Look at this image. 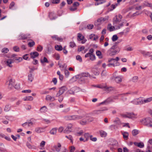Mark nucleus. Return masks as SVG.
<instances>
[{"label": "nucleus", "mask_w": 152, "mask_h": 152, "mask_svg": "<svg viewBox=\"0 0 152 152\" xmlns=\"http://www.w3.org/2000/svg\"><path fill=\"white\" fill-rule=\"evenodd\" d=\"M122 18V16L120 14L116 15L113 19V24L116 29H120L123 26V23H119Z\"/></svg>", "instance_id": "f257e3e1"}, {"label": "nucleus", "mask_w": 152, "mask_h": 152, "mask_svg": "<svg viewBox=\"0 0 152 152\" xmlns=\"http://www.w3.org/2000/svg\"><path fill=\"white\" fill-rule=\"evenodd\" d=\"M120 50V48L115 45H113L107 51V54L110 56H113L118 53Z\"/></svg>", "instance_id": "f03ea898"}, {"label": "nucleus", "mask_w": 152, "mask_h": 152, "mask_svg": "<svg viewBox=\"0 0 152 152\" xmlns=\"http://www.w3.org/2000/svg\"><path fill=\"white\" fill-rule=\"evenodd\" d=\"M140 122L144 125L148 127H152V120L150 118H148L143 119L140 120Z\"/></svg>", "instance_id": "7ed1b4c3"}, {"label": "nucleus", "mask_w": 152, "mask_h": 152, "mask_svg": "<svg viewBox=\"0 0 152 152\" xmlns=\"http://www.w3.org/2000/svg\"><path fill=\"white\" fill-rule=\"evenodd\" d=\"M137 114L133 113H127L126 114H120V116L124 118H128L131 119L135 118H137Z\"/></svg>", "instance_id": "20e7f679"}, {"label": "nucleus", "mask_w": 152, "mask_h": 152, "mask_svg": "<svg viewBox=\"0 0 152 152\" xmlns=\"http://www.w3.org/2000/svg\"><path fill=\"white\" fill-rule=\"evenodd\" d=\"M88 77H89L91 79L92 78H96L95 77H93L91 76L88 72H83L80 74V75L79 81H80L84 83L85 82V78Z\"/></svg>", "instance_id": "39448f33"}, {"label": "nucleus", "mask_w": 152, "mask_h": 152, "mask_svg": "<svg viewBox=\"0 0 152 152\" xmlns=\"http://www.w3.org/2000/svg\"><path fill=\"white\" fill-rule=\"evenodd\" d=\"M131 102L135 104H143V99L140 97L138 98L135 99Z\"/></svg>", "instance_id": "423d86ee"}, {"label": "nucleus", "mask_w": 152, "mask_h": 152, "mask_svg": "<svg viewBox=\"0 0 152 152\" xmlns=\"http://www.w3.org/2000/svg\"><path fill=\"white\" fill-rule=\"evenodd\" d=\"M93 120V118L92 117H86L80 121L81 124L84 125L86 124L87 122L91 121Z\"/></svg>", "instance_id": "0eeeda50"}, {"label": "nucleus", "mask_w": 152, "mask_h": 152, "mask_svg": "<svg viewBox=\"0 0 152 152\" xmlns=\"http://www.w3.org/2000/svg\"><path fill=\"white\" fill-rule=\"evenodd\" d=\"M67 90V88L65 86H63L59 88V91L57 93L56 95V97H58L62 94L63 93Z\"/></svg>", "instance_id": "6e6552de"}, {"label": "nucleus", "mask_w": 152, "mask_h": 152, "mask_svg": "<svg viewBox=\"0 0 152 152\" xmlns=\"http://www.w3.org/2000/svg\"><path fill=\"white\" fill-rule=\"evenodd\" d=\"M30 35L28 33L24 34L23 33H21L18 37V39L19 40H24L29 38Z\"/></svg>", "instance_id": "1a4fd4ad"}, {"label": "nucleus", "mask_w": 152, "mask_h": 152, "mask_svg": "<svg viewBox=\"0 0 152 152\" xmlns=\"http://www.w3.org/2000/svg\"><path fill=\"white\" fill-rule=\"evenodd\" d=\"M145 6L151 7L152 6V4L145 2V3H144L141 6L136 7L135 9L137 10H139L141 9L142 7H143Z\"/></svg>", "instance_id": "9d476101"}, {"label": "nucleus", "mask_w": 152, "mask_h": 152, "mask_svg": "<svg viewBox=\"0 0 152 152\" xmlns=\"http://www.w3.org/2000/svg\"><path fill=\"white\" fill-rule=\"evenodd\" d=\"M72 124H69L66 128L64 130V133H68L71 132L72 131Z\"/></svg>", "instance_id": "9b49d317"}, {"label": "nucleus", "mask_w": 152, "mask_h": 152, "mask_svg": "<svg viewBox=\"0 0 152 152\" xmlns=\"http://www.w3.org/2000/svg\"><path fill=\"white\" fill-rule=\"evenodd\" d=\"M106 110H107V109L106 107L102 108L100 110L94 111V114H99L102 113L103 111Z\"/></svg>", "instance_id": "f8f14e48"}, {"label": "nucleus", "mask_w": 152, "mask_h": 152, "mask_svg": "<svg viewBox=\"0 0 152 152\" xmlns=\"http://www.w3.org/2000/svg\"><path fill=\"white\" fill-rule=\"evenodd\" d=\"M61 147V145L59 143H58L57 145H55L53 146V148L58 152H59L60 151Z\"/></svg>", "instance_id": "ddd939ff"}, {"label": "nucleus", "mask_w": 152, "mask_h": 152, "mask_svg": "<svg viewBox=\"0 0 152 152\" xmlns=\"http://www.w3.org/2000/svg\"><path fill=\"white\" fill-rule=\"evenodd\" d=\"M0 151L1 152H9L4 148V145L0 142Z\"/></svg>", "instance_id": "4468645a"}, {"label": "nucleus", "mask_w": 152, "mask_h": 152, "mask_svg": "<svg viewBox=\"0 0 152 152\" xmlns=\"http://www.w3.org/2000/svg\"><path fill=\"white\" fill-rule=\"evenodd\" d=\"M49 16L50 20H54L56 19L57 17L56 14L53 12H51L49 13Z\"/></svg>", "instance_id": "2eb2a0df"}, {"label": "nucleus", "mask_w": 152, "mask_h": 152, "mask_svg": "<svg viewBox=\"0 0 152 152\" xmlns=\"http://www.w3.org/2000/svg\"><path fill=\"white\" fill-rule=\"evenodd\" d=\"M39 55L38 53L37 52H31L30 53L31 58L33 59L38 56Z\"/></svg>", "instance_id": "dca6fc26"}, {"label": "nucleus", "mask_w": 152, "mask_h": 152, "mask_svg": "<svg viewBox=\"0 0 152 152\" xmlns=\"http://www.w3.org/2000/svg\"><path fill=\"white\" fill-rule=\"evenodd\" d=\"M8 88L12 89L14 85V80L12 79H10L9 81Z\"/></svg>", "instance_id": "f3484780"}, {"label": "nucleus", "mask_w": 152, "mask_h": 152, "mask_svg": "<svg viewBox=\"0 0 152 152\" xmlns=\"http://www.w3.org/2000/svg\"><path fill=\"white\" fill-rule=\"evenodd\" d=\"M11 106L10 104H7L5 106L4 110L5 112H7L9 111L11 109Z\"/></svg>", "instance_id": "a211bd4d"}, {"label": "nucleus", "mask_w": 152, "mask_h": 152, "mask_svg": "<svg viewBox=\"0 0 152 152\" xmlns=\"http://www.w3.org/2000/svg\"><path fill=\"white\" fill-rule=\"evenodd\" d=\"M134 144L136 146H137V147L142 148L144 147V144L143 142H134Z\"/></svg>", "instance_id": "6ab92c4d"}, {"label": "nucleus", "mask_w": 152, "mask_h": 152, "mask_svg": "<svg viewBox=\"0 0 152 152\" xmlns=\"http://www.w3.org/2000/svg\"><path fill=\"white\" fill-rule=\"evenodd\" d=\"M33 123L31 122H25L22 124V126L24 127L25 128L31 126L32 125Z\"/></svg>", "instance_id": "aec40b11"}, {"label": "nucleus", "mask_w": 152, "mask_h": 152, "mask_svg": "<svg viewBox=\"0 0 152 152\" xmlns=\"http://www.w3.org/2000/svg\"><path fill=\"white\" fill-rule=\"evenodd\" d=\"M82 118V116L80 115H71L72 120H77Z\"/></svg>", "instance_id": "412c9836"}, {"label": "nucleus", "mask_w": 152, "mask_h": 152, "mask_svg": "<svg viewBox=\"0 0 152 152\" xmlns=\"http://www.w3.org/2000/svg\"><path fill=\"white\" fill-rule=\"evenodd\" d=\"M51 37L52 39L54 40H57L59 41H62V38L58 37V36L56 35L52 36Z\"/></svg>", "instance_id": "4be33fe9"}, {"label": "nucleus", "mask_w": 152, "mask_h": 152, "mask_svg": "<svg viewBox=\"0 0 152 152\" xmlns=\"http://www.w3.org/2000/svg\"><path fill=\"white\" fill-rule=\"evenodd\" d=\"M45 129L43 128H37L35 129V131L37 133H40L43 132L45 131Z\"/></svg>", "instance_id": "5701e85b"}, {"label": "nucleus", "mask_w": 152, "mask_h": 152, "mask_svg": "<svg viewBox=\"0 0 152 152\" xmlns=\"http://www.w3.org/2000/svg\"><path fill=\"white\" fill-rule=\"evenodd\" d=\"M46 99L47 100H50V101H53L55 100V98L54 97L51 96L49 95H48L46 96Z\"/></svg>", "instance_id": "b1692460"}, {"label": "nucleus", "mask_w": 152, "mask_h": 152, "mask_svg": "<svg viewBox=\"0 0 152 152\" xmlns=\"http://www.w3.org/2000/svg\"><path fill=\"white\" fill-rule=\"evenodd\" d=\"M5 62L7 66L10 67H12V66L11 65L12 62L11 59H8L7 61H5Z\"/></svg>", "instance_id": "393cba45"}, {"label": "nucleus", "mask_w": 152, "mask_h": 152, "mask_svg": "<svg viewBox=\"0 0 152 152\" xmlns=\"http://www.w3.org/2000/svg\"><path fill=\"white\" fill-rule=\"evenodd\" d=\"M23 100L24 101H32L33 99V97L31 96H27L24 97L23 98Z\"/></svg>", "instance_id": "a878e982"}, {"label": "nucleus", "mask_w": 152, "mask_h": 152, "mask_svg": "<svg viewBox=\"0 0 152 152\" xmlns=\"http://www.w3.org/2000/svg\"><path fill=\"white\" fill-rule=\"evenodd\" d=\"M89 38L93 40H96L98 38V37L97 36L94 34H91L89 36Z\"/></svg>", "instance_id": "bb28decb"}, {"label": "nucleus", "mask_w": 152, "mask_h": 152, "mask_svg": "<svg viewBox=\"0 0 152 152\" xmlns=\"http://www.w3.org/2000/svg\"><path fill=\"white\" fill-rule=\"evenodd\" d=\"M26 145L28 148L29 149H35L36 148L34 145H31L28 142H27Z\"/></svg>", "instance_id": "cd10ccee"}, {"label": "nucleus", "mask_w": 152, "mask_h": 152, "mask_svg": "<svg viewBox=\"0 0 152 152\" xmlns=\"http://www.w3.org/2000/svg\"><path fill=\"white\" fill-rule=\"evenodd\" d=\"M152 101V97L147 98L145 99H143V104L150 102Z\"/></svg>", "instance_id": "c85d7f7f"}, {"label": "nucleus", "mask_w": 152, "mask_h": 152, "mask_svg": "<svg viewBox=\"0 0 152 152\" xmlns=\"http://www.w3.org/2000/svg\"><path fill=\"white\" fill-rule=\"evenodd\" d=\"M122 134L123 135L124 138L127 140L128 139V137L129 136V134L127 132H122Z\"/></svg>", "instance_id": "c756f323"}, {"label": "nucleus", "mask_w": 152, "mask_h": 152, "mask_svg": "<svg viewBox=\"0 0 152 152\" xmlns=\"http://www.w3.org/2000/svg\"><path fill=\"white\" fill-rule=\"evenodd\" d=\"M107 28L108 30H109L110 31H113L115 29V26H112L111 24L108 25Z\"/></svg>", "instance_id": "7c9ffc66"}, {"label": "nucleus", "mask_w": 152, "mask_h": 152, "mask_svg": "<svg viewBox=\"0 0 152 152\" xmlns=\"http://www.w3.org/2000/svg\"><path fill=\"white\" fill-rule=\"evenodd\" d=\"M34 79V76L32 74H30L28 75V80L30 82H31Z\"/></svg>", "instance_id": "2f4dec72"}, {"label": "nucleus", "mask_w": 152, "mask_h": 152, "mask_svg": "<svg viewBox=\"0 0 152 152\" xmlns=\"http://www.w3.org/2000/svg\"><path fill=\"white\" fill-rule=\"evenodd\" d=\"M57 129H58L57 128H55L52 129L50 132V134L53 135L56 134Z\"/></svg>", "instance_id": "473e14b6"}, {"label": "nucleus", "mask_w": 152, "mask_h": 152, "mask_svg": "<svg viewBox=\"0 0 152 152\" xmlns=\"http://www.w3.org/2000/svg\"><path fill=\"white\" fill-rule=\"evenodd\" d=\"M40 111L42 113H45L47 111V108L46 106H43L40 108Z\"/></svg>", "instance_id": "72a5a7b5"}, {"label": "nucleus", "mask_w": 152, "mask_h": 152, "mask_svg": "<svg viewBox=\"0 0 152 152\" xmlns=\"http://www.w3.org/2000/svg\"><path fill=\"white\" fill-rule=\"evenodd\" d=\"M113 90L114 88L110 86L108 87L107 86L105 91L107 92H109Z\"/></svg>", "instance_id": "f704fd0d"}, {"label": "nucleus", "mask_w": 152, "mask_h": 152, "mask_svg": "<svg viewBox=\"0 0 152 152\" xmlns=\"http://www.w3.org/2000/svg\"><path fill=\"white\" fill-rule=\"evenodd\" d=\"M100 136L102 137H104L106 136L107 135V133L104 131L101 130L99 132Z\"/></svg>", "instance_id": "c9c22d12"}, {"label": "nucleus", "mask_w": 152, "mask_h": 152, "mask_svg": "<svg viewBox=\"0 0 152 152\" xmlns=\"http://www.w3.org/2000/svg\"><path fill=\"white\" fill-rule=\"evenodd\" d=\"M115 81L117 83H119L121 81V79L119 76H117L115 77Z\"/></svg>", "instance_id": "e433bc0d"}, {"label": "nucleus", "mask_w": 152, "mask_h": 152, "mask_svg": "<svg viewBox=\"0 0 152 152\" xmlns=\"http://www.w3.org/2000/svg\"><path fill=\"white\" fill-rule=\"evenodd\" d=\"M56 49L58 51H61L62 50V47L61 45H56L55 46Z\"/></svg>", "instance_id": "4c0bfd02"}, {"label": "nucleus", "mask_w": 152, "mask_h": 152, "mask_svg": "<svg viewBox=\"0 0 152 152\" xmlns=\"http://www.w3.org/2000/svg\"><path fill=\"white\" fill-rule=\"evenodd\" d=\"M118 4H112L111 6V8L110 9V11H112L116 7L118 6Z\"/></svg>", "instance_id": "58836bf2"}, {"label": "nucleus", "mask_w": 152, "mask_h": 152, "mask_svg": "<svg viewBox=\"0 0 152 152\" xmlns=\"http://www.w3.org/2000/svg\"><path fill=\"white\" fill-rule=\"evenodd\" d=\"M77 37L79 40H83L84 38L83 36L80 33L78 34Z\"/></svg>", "instance_id": "ea45409f"}, {"label": "nucleus", "mask_w": 152, "mask_h": 152, "mask_svg": "<svg viewBox=\"0 0 152 152\" xmlns=\"http://www.w3.org/2000/svg\"><path fill=\"white\" fill-rule=\"evenodd\" d=\"M69 46L70 48H73L76 46V45L74 42H71L69 43Z\"/></svg>", "instance_id": "a19ab883"}, {"label": "nucleus", "mask_w": 152, "mask_h": 152, "mask_svg": "<svg viewBox=\"0 0 152 152\" xmlns=\"http://www.w3.org/2000/svg\"><path fill=\"white\" fill-rule=\"evenodd\" d=\"M9 50L7 48H4L2 49L1 52L5 53H7L9 51Z\"/></svg>", "instance_id": "79ce46f5"}, {"label": "nucleus", "mask_w": 152, "mask_h": 152, "mask_svg": "<svg viewBox=\"0 0 152 152\" xmlns=\"http://www.w3.org/2000/svg\"><path fill=\"white\" fill-rule=\"evenodd\" d=\"M132 133L133 136H135L138 134V130L137 129H134L132 130Z\"/></svg>", "instance_id": "37998d69"}, {"label": "nucleus", "mask_w": 152, "mask_h": 152, "mask_svg": "<svg viewBox=\"0 0 152 152\" xmlns=\"http://www.w3.org/2000/svg\"><path fill=\"white\" fill-rule=\"evenodd\" d=\"M40 61L42 63H44L45 62H48V59L45 57H44L43 60L41 59Z\"/></svg>", "instance_id": "c03bdc74"}, {"label": "nucleus", "mask_w": 152, "mask_h": 152, "mask_svg": "<svg viewBox=\"0 0 152 152\" xmlns=\"http://www.w3.org/2000/svg\"><path fill=\"white\" fill-rule=\"evenodd\" d=\"M96 54L97 56H99V58H102V53L99 50H97L96 52Z\"/></svg>", "instance_id": "a18cd8bd"}, {"label": "nucleus", "mask_w": 152, "mask_h": 152, "mask_svg": "<svg viewBox=\"0 0 152 152\" xmlns=\"http://www.w3.org/2000/svg\"><path fill=\"white\" fill-rule=\"evenodd\" d=\"M65 137L71 141V142H73V138L71 135H69V136H66Z\"/></svg>", "instance_id": "49530a36"}, {"label": "nucleus", "mask_w": 152, "mask_h": 152, "mask_svg": "<svg viewBox=\"0 0 152 152\" xmlns=\"http://www.w3.org/2000/svg\"><path fill=\"white\" fill-rule=\"evenodd\" d=\"M76 59L79 61L80 62H82V60L81 57L79 55H78L76 56Z\"/></svg>", "instance_id": "de8ad7c7"}, {"label": "nucleus", "mask_w": 152, "mask_h": 152, "mask_svg": "<svg viewBox=\"0 0 152 152\" xmlns=\"http://www.w3.org/2000/svg\"><path fill=\"white\" fill-rule=\"evenodd\" d=\"M138 80V77L137 76L134 77L132 79V81L134 82H136Z\"/></svg>", "instance_id": "09e8293b"}, {"label": "nucleus", "mask_w": 152, "mask_h": 152, "mask_svg": "<svg viewBox=\"0 0 152 152\" xmlns=\"http://www.w3.org/2000/svg\"><path fill=\"white\" fill-rule=\"evenodd\" d=\"M35 42L34 41H32V42H28V45L29 47H31L34 46L35 45Z\"/></svg>", "instance_id": "8fccbe9b"}, {"label": "nucleus", "mask_w": 152, "mask_h": 152, "mask_svg": "<svg viewBox=\"0 0 152 152\" xmlns=\"http://www.w3.org/2000/svg\"><path fill=\"white\" fill-rule=\"evenodd\" d=\"M118 39V37L116 35H113L112 37V40L113 42H114L117 40Z\"/></svg>", "instance_id": "3c124183"}, {"label": "nucleus", "mask_w": 152, "mask_h": 152, "mask_svg": "<svg viewBox=\"0 0 152 152\" xmlns=\"http://www.w3.org/2000/svg\"><path fill=\"white\" fill-rule=\"evenodd\" d=\"M69 149V152H74L75 149V148L74 146H72L70 147Z\"/></svg>", "instance_id": "603ef678"}, {"label": "nucleus", "mask_w": 152, "mask_h": 152, "mask_svg": "<svg viewBox=\"0 0 152 152\" xmlns=\"http://www.w3.org/2000/svg\"><path fill=\"white\" fill-rule=\"evenodd\" d=\"M118 62H116L115 64L114 63H110L107 65V66L109 67H110L111 66H116L118 65Z\"/></svg>", "instance_id": "864d4df0"}, {"label": "nucleus", "mask_w": 152, "mask_h": 152, "mask_svg": "<svg viewBox=\"0 0 152 152\" xmlns=\"http://www.w3.org/2000/svg\"><path fill=\"white\" fill-rule=\"evenodd\" d=\"M43 49V47L41 45H39L37 48V50L38 51L40 52Z\"/></svg>", "instance_id": "5fc2aeb1"}, {"label": "nucleus", "mask_w": 152, "mask_h": 152, "mask_svg": "<svg viewBox=\"0 0 152 152\" xmlns=\"http://www.w3.org/2000/svg\"><path fill=\"white\" fill-rule=\"evenodd\" d=\"M90 139L91 140L95 142L97 140V138L96 137L92 138V135H90L89 136Z\"/></svg>", "instance_id": "6e6d98bb"}, {"label": "nucleus", "mask_w": 152, "mask_h": 152, "mask_svg": "<svg viewBox=\"0 0 152 152\" xmlns=\"http://www.w3.org/2000/svg\"><path fill=\"white\" fill-rule=\"evenodd\" d=\"M90 59L92 61H94L95 59V56L94 55L92 54L90 55Z\"/></svg>", "instance_id": "4d7b16f0"}, {"label": "nucleus", "mask_w": 152, "mask_h": 152, "mask_svg": "<svg viewBox=\"0 0 152 152\" xmlns=\"http://www.w3.org/2000/svg\"><path fill=\"white\" fill-rule=\"evenodd\" d=\"M65 119L66 120H71V115H67L66 116L64 117Z\"/></svg>", "instance_id": "13d9d810"}, {"label": "nucleus", "mask_w": 152, "mask_h": 152, "mask_svg": "<svg viewBox=\"0 0 152 152\" xmlns=\"http://www.w3.org/2000/svg\"><path fill=\"white\" fill-rule=\"evenodd\" d=\"M114 122L116 124H119L120 123V120L118 118H116L114 121Z\"/></svg>", "instance_id": "bf43d9fd"}, {"label": "nucleus", "mask_w": 152, "mask_h": 152, "mask_svg": "<svg viewBox=\"0 0 152 152\" xmlns=\"http://www.w3.org/2000/svg\"><path fill=\"white\" fill-rule=\"evenodd\" d=\"M51 2L53 4H58L60 2V0H51Z\"/></svg>", "instance_id": "052dcab7"}, {"label": "nucleus", "mask_w": 152, "mask_h": 152, "mask_svg": "<svg viewBox=\"0 0 152 152\" xmlns=\"http://www.w3.org/2000/svg\"><path fill=\"white\" fill-rule=\"evenodd\" d=\"M89 136V134L88 133H85L84 134V136L85 138H86V139L85 140L84 142H86L87 141L88 139V137Z\"/></svg>", "instance_id": "680f3d73"}, {"label": "nucleus", "mask_w": 152, "mask_h": 152, "mask_svg": "<svg viewBox=\"0 0 152 152\" xmlns=\"http://www.w3.org/2000/svg\"><path fill=\"white\" fill-rule=\"evenodd\" d=\"M29 68L30 69L29 72L30 73L32 72L34 70L37 69V68H35L34 67H29Z\"/></svg>", "instance_id": "e2e57ef3"}, {"label": "nucleus", "mask_w": 152, "mask_h": 152, "mask_svg": "<svg viewBox=\"0 0 152 152\" xmlns=\"http://www.w3.org/2000/svg\"><path fill=\"white\" fill-rule=\"evenodd\" d=\"M54 57L56 60H58L60 58V56L58 54H56L54 55Z\"/></svg>", "instance_id": "0e129e2a"}, {"label": "nucleus", "mask_w": 152, "mask_h": 152, "mask_svg": "<svg viewBox=\"0 0 152 152\" xmlns=\"http://www.w3.org/2000/svg\"><path fill=\"white\" fill-rule=\"evenodd\" d=\"M79 5V4L78 2H75L73 4V6L76 7H77Z\"/></svg>", "instance_id": "69168bd1"}, {"label": "nucleus", "mask_w": 152, "mask_h": 152, "mask_svg": "<svg viewBox=\"0 0 152 152\" xmlns=\"http://www.w3.org/2000/svg\"><path fill=\"white\" fill-rule=\"evenodd\" d=\"M94 27V25L93 24H89L87 26V28L89 29H92Z\"/></svg>", "instance_id": "338daca9"}, {"label": "nucleus", "mask_w": 152, "mask_h": 152, "mask_svg": "<svg viewBox=\"0 0 152 152\" xmlns=\"http://www.w3.org/2000/svg\"><path fill=\"white\" fill-rule=\"evenodd\" d=\"M94 50L93 48L90 49L88 53L90 55L93 54V52H94Z\"/></svg>", "instance_id": "774afa93"}]
</instances>
